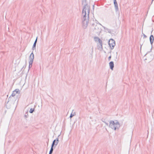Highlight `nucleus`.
<instances>
[{
	"label": "nucleus",
	"mask_w": 154,
	"mask_h": 154,
	"mask_svg": "<svg viewBox=\"0 0 154 154\" xmlns=\"http://www.w3.org/2000/svg\"><path fill=\"white\" fill-rule=\"evenodd\" d=\"M90 6H88V5L86 4L85 5V6H83V8L82 10V14H84L83 15V19L82 20H83L84 21H85L87 20L86 19V10H87V20H89L90 17H89V14L90 12Z\"/></svg>",
	"instance_id": "obj_1"
},
{
	"label": "nucleus",
	"mask_w": 154,
	"mask_h": 154,
	"mask_svg": "<svg viewBox=\"0 0 154 154\" xmlns=\"http://www.w3.org/2000/svg\"><path fill=\"white\" fill-rule=\"evenodd\" d=\"M109 127L113 130L116 131L119 130L120 127L119 122L116 120H110L109 122Z\"/></svg>",
	"instance_id": "obj_2"
},
{
	"label": "nucleus",
	"mask_w": 154,
	"mask_h": 154,
	"mask_svg": "<svg viewBox=\"0 0 154 154\" xmlns=\"http://www.w3.org/2000/svg\"><path fill=\"white\" fill-rule=\"evenodd\" d=\"M108 44L111 50H112L116 45L115 41L113 39L110 38L108 41Z\"/></svg>",
	"instance_id": "obj_3"
},
{
	"label": "nucleus",
	"mask_w": 154,
	"mask_h": 154,
	"mask_svg": "<svg viewBox=\"0 0 154 154\" xmlns=\"http://www.w3.org/2000/svg\"><path fill=\"white\" fill-rule=\"evenodd\" d=\"M149 41H150V44L152 45L151 48L150 49V51L147 52V53L144 55V57L145 56H146L148 53H149V52H151L152 51V45H153V43L154 42V37L153 35H151L149 37Z\"/></svg>",
	"instance_id": "obj_4"
},
{
	"label": "nucleus",
	"mask_w": 154,
	"mask_h": 154,
	"mask_svg": "<svg viewBox=\"0 0 154 154\" xmlns=\"http://www.w3.org/2000/svg\"><path fill=\"white\" fill-rule=\"evenodd\" d=\"M60 135V134L58 135L57 137H58ZM59 142V139L58 138H56L52 142L51 146L54 147V149H55L58 143Z\"/></svg>",
	"instance_id": "obj_5"
},
{
	"label": "nucleus",
	"mask_w": 154,
	"mask_h": 154,
	"mask_svg": "<svg viewBox=\"0 0 154 154\" xmlns=\"http://www.w3.org/2000/svg\"><path fill=\"white\" fill-rule=\"evenodd\" d=\"M101 28L97 25H96L94 31L97 34H99L101 32Z\"/></svg>",
	"instance_id": "obj_6"
},
{
	"label": "nucleus",
	"mask_w": 154,
	"mask_h": 154,
	"mask_svg": "<svg viewBox=\"0 0 154 154\" xmlns=\"http://www.w3.org/2000/svg\"><path fill=\"white\" fill-rule=\"evenodd\" d=\"M98 42L97 49L100 51H102L103 49L102 41L101 40H99Z\"/></svg>",
	"instance_id": "obj_7"
},
{
	"label": "nucleus",
	"mask_w": 154,
	"mask_h": 154,
	"mask_svg": "<svg viewBox=\"0 0 154 154\" xmlns=\"http://www.w3.org/2000/svg\"><path fill=\"white\" fill-rule=\"evenodd\" d=\"M89 20H87L85 21H84L83 20H82V26L83 28L84 29H85L87 27L89 23Z\"/></svg>",
	"instance_id": "obj_8"
},
{
	"label": "nucleus",
	"mask_w": 154,
	"mask_h": 154,
	"mask_svg": "<svg viewBox=\"0 0 154 154\" xmlns=\"http://www.w3.org/2000/svg\"><path fill=\"white\" fill-rule=\"evenodd\" d=\"M20 93V91L19 89H15L14 91H13L12 94L11 95V96L14 98V96H15V95L17 94H19Z\"/></svg>",
	"instance_id": "obj_9"
},
{
	"label": "nucleus",
	"mask_w": 154,
	"mask_h": 154,
	"mask_svg": "<svg viewBox=\"0 0 154 154\" xmlns=\"http://www.w3.org/2000/svg\"><path fill=\"white\" fill-rule=\"evenodd\" d=\"M154 58V56L153 54H150L149 56H148L146 58L144 59L145 60H148V62H149L151 61Z\"/></svg>",
	"instance_id": "obj_10"
},
{
	"label": "nucleus",
	"mask_w": 154,
	"mask_h": 154,
	"mask_svg": "<svg viewBox=\"0 0 154 154\" xmlns=\"http://www.w3.org/2000/svg\"><path fill=\"white\" fill-rule=\"evenodd\" d=\"M109 68L112 70H113L114 67V63L112 61H111L109 63Z\"/></svg>",
	"instance_id": "obj_11"
},
{
	"label": "nucleus",
	"mask_w": 154,
	"mask_h": 154,
	"mask_svg": "<svg viewBox=\"0 0 154 154\" xmlns=\"http://www.w3.org/2000/svg\"><path fill=\"white\" fill-rule=\"evenodd\" d=\"M37 39H38V37H37L36 38L34 43V44H33V45L32 46V50H34L35 49H36V43L37 42Z\"/></svg>",
	"instance_id": "obj_12"
},
{
	"label": "nucleus",
	"mask_w": 154,
	"mask_h": 154,
	"mask_svg": "<svg viewBox=\"0 0 154 154\" xmlns=\"http://www.w3.org/2000/svg\"><path fill=\"white\" fill-rule=\"evenodd\" d=\"M82 5H84V6L86 4L88 6H90L87 3V0H82Z\"/></svg>",
	"instance_id": "obj_13"
},
{
	"label": "nucleus",
	"mask_w": 154,
	"mask_h": 154,
	"mask_svg": "<svg viewBox=\"0 0 154 154\" xmlns=\"http://www.w3.org/2000/svg\"><path fill=\"white\" fill-rule=\"evenodd\" d=\"M103 28L105 30L107 31V32L108 33H110L111 34H112V33H111V31H112V32L113 31V30H111L110 29H109L104 26H103Z\"/></svg>",
	"instance_id": "obj_14"
},
{
	"label": "nucleus",
	"mask_w": 154,
	"mask_h": 154,
	"mask_svg": "<svg viewBox=\"0 0 154 154\" xmlns=\"http://www.w3.org/2000/svg\"><path fill=\"white\" fill-rule=\"evenodd\" d=\"M34 57H33L32 58V56H29V62H31L32 63H33L34 59Z\"/></svg>",
	"instance_id": "obj_15"
},
{
	"label": "nucleus",
	"mask_w": 154,
	"mask_h": 154,
	"mask_svg": "<svg viewBox=\"0 0 154 154\" xmlns=\"http://www.w3.org/2000/svg\"><path fill=\"white\" fill-rule=\"evenodd\" d=\"M54 147L51 146L50 150L49 151V154H52L54 150Z\"/></svg>",
	"instance_id": "obj_16"
},
{
	"label": "nucleus",
	"mask_w": 154,
	"mask_h": 154,
	"mask_svg": "<svg viewBox=\"0 0 154 154\" xmlns=\"http://www.w3.org/2000/svg\"><path fill=\"white\" fill-rule=\"evenodd\" d=\"M28 117V111L26 112L25 114L24 115V117L25 119H26Z\"/></svg>",
	"instance_id": "obj_17"
},
{
	"label": "nucleus",
	"mask_w": 154,
	"mask_h": 154,
	"mask_svg": "<svg viewBox=\"0 0 154 154\" xmlns=\"http://www.w3.org/2000/svg\"><path fill=\"white\" fill-rule=\"evenodd\" d=\"M32 63H32V62H31L30 63L29 62V69H28V72H29L30 69L32 67Z\"/></svg>",
	"instance_id": "obj_18"
},
{
	"label": "nucleus",
	"mask_w": 154,
	"mask_h": 154,
	"mask_svg": "<svg viewBox=\"0 0 154 154\" xmlns=\"http://www.w3.org/2000/svg\"><path fill=\"white\" fill-rule=\"evenodd\" d=\"M12 96H11V95L10 96V97L8 98V102H7V103H8L11 101V100H13L14 99H15V98H13L12 97V98L11 97Z\"/></svg>",
	"instance_id": "obj_19"
},
{
	"label": "nucleus",
	"mask_w": 154,
	"mask_h": 154,
	"mask_svg": "<svg viewBox=\"0 0 154 154\" xmlns=\"http://www.w3.org/2000/svg\"><path fill=\"white\" fill-rule=\"evenodd\" d=\"M101 121L104 123L107 126H108L109 125V124H108V123H107V122H106V121H105V119H103V118H102V119H101Z\"/></svg>",
	"instance_id": "obj_20"
},
{
	"label": "nucleus",
	"mask_w": 154,
	"mask_h": 154,
	"mask_svg": "<svg viewBox=\"0 0 154 154\" xmlns=\"http://www.w3.org/2000/svg\"><path fill=\"white\" fill-rule=\"evenodd\" d=\"M76 115L75 112H74L73 113H72V112L71 113L69 117L70 118V119H71V118H72L73 116H75Z\"/></svg>",
	"instance_id": "obj_21"
},
{
	"label": "nucleus",
	"mask_w": 154,
	"mask_h": 154,
	"mask_svg": "<svg viewBox=\"0 0 154 154\" xmlns=\"http://www.w3.org/2000/svg\"><path fill=\"white\" fill-rule=\"evenodd\" d=\"M35 108H31L29 111V112L31 113H32L35 111Z\"/></svg>",
	"instance_id": "obj_22"
},
{
	"label": "nucleus",
	"mask_w": 154,
	"mask_h": 154,
	"mask_svg": "<svg viewBox=\"0 0 154 154\" xmlns=\"http://www.w3.org/2000/svg\"><path fill=\"white\" fill-rule=\"evenodd\" d=\"M94 41L96 42L97 41V40L98 41V42L99 40H101V39H100L98 37H94Z\"/></svg>",
	"instance_id": "obj_23"
},
{
	"label": "nucleus",
	"mask_w": 154,
	"mask_h": 154,
	"mask_svg": "<svg viewBox=\"0 0 154 154\" xmlns=\"http://www.w3.org/2000/svg\"><path fill=\"white\" fill-rule=\"evenodd\" d=\"M114 7H115L116 11V12H117L119 10L118 5H115V6H114Z\"/></svg>",
	"instance_id": "obj_24"
},
{
	"label": "nucleus",
	"mask_w": 154,
	"mask_h": 154,
	"mask_svg": "<svg viewBox=\"0 0 154 154\" xmlns=\"http://www.w3.org/2000/svg\"><path fill=\"white\" fill-rule=\"evenodd\" d=\"M113 3L114 6L118 5L117 2L116 0H113Z\"/></svg>",
	"instance_id": "obj_25"
},
{
	"label": "nucleus",
	"mask_w": 154,
	"mask_h": 154,
	"mask_svg": "<svg viewBox=\"0 0 154 154\" xmlns=\"http://www.w3.org/2000/svg\"><path fill=\"white\" fill-rule=\"evenodd\" d=\"M30 56L33 57H34V54L33 53V51H32V53H31Z\"/></svg>",
	"instance_id": "obj_26"
},
{
	"label": "nucleus",
	"mask_w": 154,
	"mask_h": 154,
	"mask_svg": "<svg viewBox=\"0 0 154 154\" xmlns=\"http://www.w3.org/2000/svg\"><path fill=\"white\" fill-rule=\"evenodd\" d=\"M26 63H25V64L23 66V68L21 69V70L20 71H21V70H22V69H23V68H26Z\"/></svg>",
	"instance_id": "obj_27"
},
{
	"label": "nucleus",
	"mask_w": 154,
	"mask_h": 154,
	"mask_svg": "<svg viewBox=\"0 0 154 154\" xmlns=\"http://www.w3.org/2000/svg\"><path fill=\"white\" fill-rule=\"evenodd\" d=\"M111 58V55H110V56H109L108 58V60L109 61L110 60Z\"/></svg>",
	"instance_id": "obj_28"
},
{
	"label": "nucleus",
	"mask_w": 154,
	"mask_h": 154,
	"mask_svg": "<svg viewBox=\"0 0 154 154\" xmlns=\"http://www.w3.org/2000/svg\"><path fill=\"white\" fill-rule=\"evenodd\" d=\"M142 34H143V38L147 37V36L145 34H144L143 33H142Z\"/></svg>",
	"instance_id": "obj_29"
},
{
	"label": "nucleus",
	"mask_w": 154,
	"mask_h": 154,
	"mask_svg": "<svg viewBox=\"0 0 154 154\" xmlns=\"http://www.w3.org/2000/svg\"><path fill=\"white\" fill-rule=\"evenodd\" d=\"M94 5H93V7H92V9H93V11H94Z\"/></svg>",
	"instance_id": "obj_30"
},
{
	"label": "nucleus",
	"mask_w": 154,
	"mask_h": 154,
	"mask_svg": "<svg viewBox=\"0 0 154 154\" xmlns=\"http://www.w3.org/2000/svg\"><path fill=\"white\" fill-rule=\"evenodd\" d=\"M49 140V139H48V142H47V145H48Z\"/></svg>",
	"instance_id": "obj_31"
},
{
	"label": "nucleus",
	"mask_w": 154,
	"mask_h": 154,
	"mask_svg": "<svg viewBox=\"0 0 154 154\" xmlns=\"http://www.w3.org/2000/svg\"><path fill=\"white\" fill-rule=\"evenodd\" d=\"M98 23V24H99L100 25H101V26H102V25L100 23Z\"/></svg>",
	"instance_id": "obj_32"
},
{
	"label": "nucleus",
	"mask_w": 154,
	"mask_h": 154,
	"mask_svg": "<svg viewBox=\"0 0 154 154\" xmlns=\"http://www.w3.org/2000/svg\"><path fill=\"white\" fill-rule=\"evenodd\" d=\"M112 51H110L108 53L111 54V53Z\"/></svg>",
	"instance_id": "obj_33"
},
{
	"label": "nucleus",
	"mask_w": 154,
	"mask_h": 154,
	"mask_svg": "<svg viewBox=\"0 0 154 154\" xmlns=\"http://www.w3.org/2000/svg\"><path fill=\"white\" fill-rule=\"evenodd\" d=\"M140 45H141L140 49H141V47H142V45H143V44H142V45H141L140 44Z\"/></svg>",
	"instance_id": "obj_34"
},
{
	"label": "nucleus",
	"mask_w": 154,
	"mask_h": 154,
	"mask_svg": "<svg viewBox=\"0 0 154 154\" xmlns=\"http://www.w3.org/2000/svg\"><path fill=\"white\" fill-rule=\"evenodd\" d=\"M93 47L92 48V51H91V54L93 52Z\"/></svg>",
	"instance_id": "obj_35"
},
{
	"label": "nucleus",
	"mask_w": 154,
	"mask_h": 154,
	"mask_svg": "<svg viewBox=\"0 0 154 154\" xmlns=\"http://www.w3.org/2000/svg\"><path fill=\"white\" fill-rule=\"evenodd\" d=\"M94 23H93L92 24V26H94Z\"/></svg>",
	"instance_id": "obj_36"
},
{
	"label": "nucleus",
	"mask_w": 154,
	"mask_h": 154,
	"mask_svg": "<svg viewBox=\"0 0 154 154\" xmlns=\"http://www.w3.org/2000/svg\"><path fill=\"white\" fill-rule=\"evenodd\" d=\"M153 0H152V2H151V4H152V2H153Z\"/></svg>",
	"instance_id": "obj_37"
},
{
	"label": "nucleus",
	"mask_w": 154,
	"mask_h": 154,
	"mask_svg": "<svg viewBox=\"0 0 154 154\" xmlns=\"http://www.w3.org/2000/svg\"><path fill=\"white\" fill-rule=\"evenodd\" d=\"M91 56H92V57L93 55H92V54H91Z\"/></svg>",
	"instance_id": "obj_38"
},
{
	"label": "nucleus",
	"mask_w": 154,
	"mask_h": 154,
	"mask_svg": "<svg viewBox=\"0 0 154 154\" xmlns=\"http://www.w3.org/2000/svg\"><path fill=\"white\" fill-rule=\"evenodd\" d=\"M90 119H91V117H90Z\"/></svg>",
	"instance_id": "obj_39"
}]
</instances>
